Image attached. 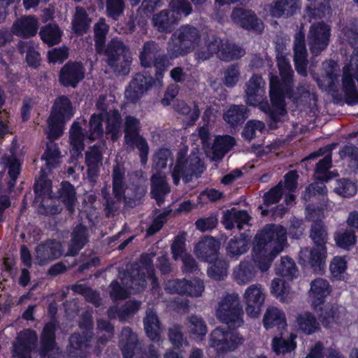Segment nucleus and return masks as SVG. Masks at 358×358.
Here are the masks:
<instances>
[{
  "label": "nucleus",
  "instance_id": "1",
  "mask_svg": "<svg viewBox=\"0 0 358 358\" xmlns=\"http://www.w3.org/2000/svg\"><path fill=\"white\" fill-rule=\"evenodd\" d=\"M252 259L242 261L233 271V278L240 285H244L252 281L257 271L262 272L270 268L273 259L287 245V230L281 225H266L255 237Z\"/></svg>",
  "mask_w": 358,
  "mask_h": 358
},
{
  "label": "nucleus",
  "instance_id": "2",
  "mask_svg": "<svg viewBox=\"0 0 358 358\" xmlns=\"http://www.w3.org/2000/svg\"><path fill=\"white\" fill-rule=\"evenodd\" d=\"M264 82L260 76H253L248 81L246 90L247 103L255 106L260 103V108L266 113L269 112L270 117L274 122L280 121L286 115L282 90L277 76L271 74L270 76V97L272 107L267 103H262L264 93Z\"/></svg>",
  "mask_w": 358,
  "mask_h": 358
},
{
  "label": "nucleus",
  "instance_id": "3",
  "mask_svg": "<svg viewBox=\"0 0 358 358\" xmlns=\"http://www.w3.org/2000/svg\"><path fill=\"white\" fill-rule=\"evenodd\" d=\"M141 265L133 268V274L124 273L121 282L122 287L116 281L111 282L110 295L115 300L124 299L129 294L140 292L145 287V278L151 280L152 287H157L154 275L152 257L149 255H143L141 258Z\"/></svg>",
  "mask_w": 358,
  "mask_h": 358
},
{
  "label": "nucleus",
  "instance_id": "4",
  "mask_svg": "<svg viewBox=\"0 0 358 358\" xmlns=\"http://www.w3.org/2000/svg\"><path fill=\"white\" fill-rule=\"evenodd\" d=\"M199 30L191 25L181 26L171 36L167 52L171 58L185 56L195 49L201 41Z\"/></svg>",
  "mask_w": 358,
  "mask_h": 358
},
{
  "label": "nucleus",
  "instance_id": "5",
  "mask_svg": "<svg viewBox=\"0 0 358 358\" xmlns=\"http://www.w3.org/2000/svg\"><path fill=\"white\" fill-rule=\"evenodd\" d=\"M215 315L229 327H241L244 322L243 311L238 294L227 293L220 297L215 307Z\"/></svg>",
  "mask_w": 358,
  "mask_h": 358
},
{
  "label": "nucleus",
  "instance_id": "6",
  "mask_svg": "<svg viewBox=\"0 0 358 358\" xmlns=\"http://www.w3.org/2000/svg\"><path fill=\"white\" fill-rule=\"evenodd\" d=\"M73 115L71 101L66 96L57 98L47 120L45 133L50 140L58 138L63 134L64 124Z\"/></svg>",
  "mask_w": 358,
  "mask_h": 358
},
{
  "label": "nucleus",
  "instance_id": "7",
  "mask_svg": "<svg viewBox=\"0 0 358 358\" xmlns=\"http://www.w3.org/2000/svg\"><path fill=\"white\" fill-rule=\"evenodd\" d=\"M106 63L111 69L118 74L126 75L130 71L132 55L129 48L117 38H113L105 50Z\"/></svg>",
  "mask_w": 358,
  "mask_h": 358
},
{
  "label": "nucleus",
  "instance_id": "8",
  "mask_svg": "<svg viewBox=\"0 0 358 358\" xmlns=\"http://www.w3.org/2000/svg\"><path fill=\"white\" fill-rule=\"evenodd\" d=\"M187 151L180 150L177 155L176 162L171 171L173 182L176 185L180 182V178L187 182L193 176H196L203 171L204 167L198 155L193 151L186 157Z\"/></svg>",
  "mask_w": 358,
  "mask_h": 358
},
{
  "label": "nucleus",
  "instance_id": "9",
  "mask_svg": "<svg viewBox=\"0 0 358 358\" xmlns=\"http://www.w3.org/2000/svg\"><path fill=\"white\" fill-rule=\"evenodd\" d=\"M191 11V5L187 0H172L169 10H162L153 16V26L160 32H170L181 16H187Z\"/></svg>",
  "mask_w": 358,
  "mask_h": 358
},
{
  "label": "nucleus",
  "instance_id": "10",
  "mask_svg": "<svg viewBox=\"0 0 358 358\" xmlns=\"http://www.w3.org/2000/svg\"><path fill=\"white\" fill-rule=\"evenodd\" d=\"M101 115H94L90 121V134L86 135L78 123L74 122L70 129V143L72 147L71 153L73 156H79L84 149V141L90 142L100 137L103 134Z\"/></svg>",
  "mask_w": 358,
  "mask_h": 358
},
{
  "label": "nucleus",
  "instance_id": "11",
  "mask_svg": "<svg viewBox=\"0 0 358 358\" xmlns=\"http://www.w3.org/2000/svg\"><path fill=\"white\" fill-rule=\"evenodd\" d=\"M141 124L140 120L134 116L127 115L124 124V144L134 150L136 148L139 150L141 161L145 164L148 160L149 146L145 138L140 134Z\"/></svg>",
  "mask_w": 358,
  "mask_h": 358
},
{
  "label": "nucleus",
  "instance_id": "12",
  "mask_svg": "<svg viewBox=\"0 0 358 358\" xmlns=\"http://www.w3.org/2000/svg\"><path fill=\"white\" fill-rule=\"evenodd\" d=\"M243 341L237 331L217 327L210 334V345L217 353L228 352L236 349Z\"/></svg>",
  "mask_w": 358,
  "mask_h": 358
},
{
  "label": "nucleus",
  "instance_id": "13",
  "mask_svg": "<svg viewBox=\"0 0 358 358\" xmlns=\"http://www.w3.org/2000/svg\"><path fill=\"white\" fill-rule=\"evenodd\" d=\"M41 177L36 180L34 191L38 198H42L38 212L45 215H55L59 213L61 208L52 204V182L45 177V172L42 169Z\"/></svg>",
  "mask_w": 358,
  "mask_h": 358
},
{
  "label": "nucleus",
  "instance_id": "14",
  "mask_svg": "<svg viewBox=\"0 0 358 358\" xmlns=\"http://www.w3.org/2000/svg\"><path fill=\"white\" fill-rule=\"evenodd\" d=\"M63 252V245L60 241L48 239L35 248L34 263L40 266H46L62 257Z\"/></svg>",
  "mask_w": 358,
  "mask_h": 358
},
{
  "label": "nucleus",
  "instance_id": "15",
  "mask_svg": "<svg viewBox=\"0 0 358 358\" xmlns=\"http://www.w3.org/2000/svg\"><path fill=\"white\" fill-rule=\"evenodd\" d=\"M245 303V311L248 316L257 317L265 301V292L259 284L250 285L243 295Z\"/></svg>",
  "mask_w": 358,
  "mask_h": 358
},
{
  "label": "nucleus",
  "instance_id": "16",
  "mask_svg": "<svg viewBox=\"0 0 358 358\" xmlns=\"http://www.w3.org/2000/svg\"><path fill=\"white\" fill-rule=\"evenodd\" d=\"M330 29L323 22L313 24L309 30L308 41L311 52L317 56L328 45Z\"/></svg>",
  "mask_w": 358,
  "mask_h": 358
},
{
  "label": "nucleus",
  "instance_id": "17",
  "mask_svg": "<svg viewBox=\"0 0 358 358\" xmlns=\"http://www.w3.org/2000/svg\"><path fill=\"white\" fill-rule=\"evenodd\" d=\"M152 78L150 76L137 73L127 87L124 96L127 103H136L152 86Z\"/></svg>",
  "mask_w": 358,
  "mask_h": 358
},
{
  "label": "nucleus",
  "instance_id": "18",
  "mask_svg": "<svg viewBox=\"0 0 358 358\" xmlns=\"http://www.w3.org/2000/svg\"><path fill=\"white\" fill-rule=\"evenodd\" d=\"M325 328H334L345 321V310L336 304L320 305L319 310H314Z\"/></svg>",
  "mask_w": 358,
  "mask_h": 358
},
{
  "label": "nucleus",
  "instance_id": "19",
  "mask_svg": "<svg viewBox=\"0 0 358 358\" xmlns=\"http://www.w3.org/2000/svg\"><path fill=\"white\" fill-rule=\"evenodd\" d=\"M38 337L30 329L21 331L13 345V357L15 358H31L30 353L36 348Z\"/></svg>",
  "mask_w": 358,
  "mask_h": 358
},
{
  "label": "nucleus",
  "instance_id": "20",
  "mask_svg": "<svg viewBox=\"0 0 358 358\" xmlns=\"http://www.w3.org/2000/svg\"><path fill=\"white\" fill-rule=\"evenodd\" d=\"M159 51L160 48L156 43L153 41L145 43L140 53V60L142 66L150 67L155 65L157 69H159L161 66L164 68L167 67L169 62L164 55L159 54Z\"/></svg>",
  "mask_w": 358,
  "mask_h": 358
},
{
  "label": "nucleus",
  "instance_id": "21",
  "mask_svg": "<svg viewBox=\"0 0 358 358\" xmlns=\"http://www.w3.org/2000/svg\"><path fill=\"white\" fill-rule=\"evenodd\" d=\"M331 292V286L329 281L322 278H317L311 281L308 295L313 310H319L323 305L325 298Z\"/></svg>",
  "mask_w": 358,
  "mask_h": 358
},
{
  "label": "nucleus",
  "instance_id": "22",
  "mask_svg": "<svg viewBox=\"0 0 358 358\" xmlns=\"http://www.w3.org/2000/svg\"><path fill=\"white\" fill-rule=\"evenodd\" d=\"M85 69L78 62H68L60 71L59 80L65 86L75 87L84 78Z\"/></svg>",
  "mask_w": 358,
  "mask_h": 358
},
{
  "label": "nucleus",
  "instance_id": "23",
  "mask_svg": "<svg viewBox=\"0 0 358 358\" xmlns=\"http://www.w3.org/2000/svg\"><path fill=\"white\" fill-rule=\"evenodd\" d=\"M222 45V39L213 35L208 36L204 40L203 45L199 43L193 50L194 52V58L198 62H203L210 59L214 55L217 56V52L220 46Z\"/></svg>",
  "mask_w": 358,
  "mask_h": 358
},
{
  "label": "nucleus",
  "instance_id": "24",
  "mask_svg": "<svg viewBox=\"0 0 358 358\" xmlns=\"http://www.w3.org/2000/svg\"><path fill=\"white\" fill-rule=\"evenodd\" d=\"M233 21L247 29H252L256 31H262L263 24L252 10L236 8L231 13Z\"/></svg>",
  "mask_w": 358,
  "mask_h": 358
},
{
  "label": "nucleus",
  "instance_id": "25",
  "mask_svg": "<svg viewBox=\"0 0 358 358\" xmlns=\"http://www.w3.org/2000/svg\"><path fill=\"white\" fill-rule=\"evenodd\" d=\"M294 64L297 73L303 76H307L308 64L307 50L305 45V35L299 31L295 35L294 40Z\"/></svg>",
  "mask_w": 358,
  "mask_h": 358
},
{
  "label": "nucleus",
  "instance_id": "26",
  "mask_svg": "<svg viewBox=\"0 0 358 358\" xmlns=\"http://www.w3.org/2000/svg\"><path fill=\"white\" fill-rule=\"evenodd\" d=\"M124 169L119 165H116L113 168V190L115 197L117 200H120L122 198H129L136 199L140 198L144 193L145 190L143 188H138L139 192L134 195H130L129 192H126L124 184Z\"/></svg>",
  "mask_w": 358,
  "mask_h": 358
},
{
  "label": "nucleus",
  "instance_id": "27",
  "mask_svg": "<svg viewBox=\"0 0 358 358\" xmlns=\"http://www.w3.org/2000/svg\"><path fill=\"white\" fill-rule=\"evenodd\" d=\"M38 22L34 16H25L16 20L12 27V33L17 36L29 38L36 34Z\"/></svg>",
  "mask_w": 358,
  "mask_h": 358
},
{
  "label": "nucleus",
  "instance_id": "28",
  "mask_svg": "<svg viewBox=\"0 0 358 358\" xmlns=\"http://www.w3.org/2000/svg\"><path fill=\"white\" fill-rule=\"evenodd\" d=\"M219 249L218 241L213 237H206L196 244L194 252L199 259L212 262L217 257Z\"/></svg>",
  "mask_w": 358,
  "mask_h": 358
},
{
  "label": "nucleus",
  "instance_id": "29",
  "mask_svg": "<svg viewBox=\"0 0 358 358\" xmlns=\"http://www.w3.org/2000/svg\"><path fill=\"white\" fill-rule=\"evenodd\" d=\"M327 257L326 246L315 245L311 250L303 249L299 252V259L303 264H309L313 268L321 269Z\"/></svg>",
  "mask_w": 358,
  "mask_h": 358
},
{
  "label": "nucleus",
  "instance_id": "30",
  "mask_svg": "<svg viewBox=\"0 0 358 358\" xmlns=\"http://www.w3.org/2000/svg\"><path fill=\"white\" fill-rule=\"evenodd\" d=\"M138 344L136 334L130 327H124L119 336V345L124 358H132Z\"/></svg>",
  "mask_w": 358,
  "mask_h": 358
},
{
  "label": "nucleus",
  "instance_id": "31",
  "mask_svg": "<svg viewBox=\"0 0 358 358\" xmlns=\"http://www.w3.org/2000/svg\"><path fill=\"white\" fill-rule=\"evenodd\" d=\"M264 326L266 329L276 327L279 330L285 329L287 327L286 317L284 312L276 307H268L264 315Z\"/></svg>",
  "mask_w": 358,
  "mask_h": 358
},
{
  "label": "nucleus",
  "instance_id": "32",
  "mask_svg": "<svg viewBox=\"0 0 358 358\" xmlns=\"http://www.w3.org/2000/svg\"><path fill=\"white\" fill-rule=\"evenodd\" d=\"M299 8V0H275L270 5L269 11L272 16L280 17L292 15Z\"/></svg>",
  "mask_w": 358,
  "mask_h": 358
},
{
  "label": "nucleus",
  "instance_id": "33",
  "mask_svg": "<svg viewBox=\"0 0 358 358\" xmlns=\"http://www.w3.org/2000/svg\"><path fill=\"white\" fill-rule=\"evenodd\" d=\"M249 220L250 216L246 211L231 209L224 212L222 223L228 229L236 227L238 229L241 230L243 225L247 224Z\"/></svg>",
  "mask_w": 358,
  "mask_h": 358
},
{
  "label": "nucleus",
  "instance_id": "34",
  "mask_svg": "<svg viewBox=\"0 0 358 358\" xmlns=\"http://www.w3.org/2000/svg\"><path fill=\"white\" fill-rule=\"evenodd\" d=\"M141 304L138 301H128L120 308L117 307L109 308L108 315L110 319L117 317L121 321H127L138 311Z\"/></svg>",
  "mask_w": 358,
  "mask_h": 358
},
{
  "label": "nucleus",
  "instance_id": "35",
  "mask_svg": "<svg viewBox=\"0 0 358 358\" xmlns=\"http://www.w3.org/2000/svg\"><path fill=\"white\" fill-rule=\"evenodd\" d=\"M88 241L87 229L80 224L72 232L67 255L76 256Z\"/></svg>",
  "mask_w": 358,
  "mask_h": 358
},
{
  "label": "nucleus",
  "instance_id": "36",
  "mask_svg": "<svg viewBox=\"0 0 358 358\" xmlns=\"http://www.w3.org/2000/svg\"><path fill=\"white\" fill-rule=\"evenodd\" d=\"M296 322L299 329L308 335L313 334L320 329L316 317L310 312L299 314L296 317Z\"/></svg>",
  "mask_w": 358,
  "mask_h": 358
},
{
  "label": "nucleus",
  "instance_id": "37",
  "mask_svg": "<svg viewBox=\"0 0 358 358\" xmlns=\"http://www.w3.org/2000/svg\"><path fill=\"white\" fill-rule=\"evenodd\" d=\"M170 189L166 182L165 176L155 174L151 178V194L158 205H160L164 197L169 192Z\"/></svg>",
  "mask_w": 358,
  "mask_h": 358
},
{
  "label": "nucleus",
  "instance_id": "38",
  "mask_svg": "<svg viewBox=\"0 0 358 358\" xmlns=\"http://www.w3.org/2000/svg\"><path fill=\"white\" fill-rule=\"evenodd\" d=\"M324 71V83L318 82V85L322 88L332 89L338 80L340 73L338 64L332 60L325 62L322 64Z\"/></svg>",
  "mask_w": 358,
  "mask_h": 358
},
{
  "label": "nucleus",
  "instance_id": "39",
  "mask_svg": "<svg viewBox=\"0 0 358 358\" xmlns=\"http://www.w3.org/2000/svg\"><path fill=\"white\" fill-rule=\"evenodd\" d=\"M219 48L217 57L224 61L238 59L245 55V53L242 48L230 43L227 41L222 40V45Z\"/></svg>",
  "mask_w": 358,
  "mask_h": 358
},
{
  "label": "nucleus",
  "instance_id": "40",
  "mask_svg": "<svg viewBox=\"0 0 358 358\" xmlns=\"http://www.w3.org/2000/svg\"><path fill=\"white\" fill-rule=\"evenodd\" d=\"M235 145V139L229 136H218L213 145V160H219Z\"/></svg>",
  "mask_w": 358,
  "mask_h": 358
},
{
  "label": "nucleus",
  "instance_id": "41",
  "mask_svg": "<svg viewBox=\"0 0 358 358\" xmlns=\"http://www.w3.org/2000/svg\"><path fill=\"white\" fill-rule=\"evenodd\" d=\"M91 338V336H80V334H73L69 339V352L73 357H84L85 351L88 345L87 343L90 341Z\"/></svg>",
  "mask_w": 358,
  "mask_h": 358
},
{
  "label": "nucleus",
  "instance_id": "42",
  "mask_svg": "<svg viewBox=\"0 0 358 358\" xmlns=\"http://www.w3.org/2000/svg\"><path fill=\"white\" fill-rule=\"evenodd\" d=\"M144 327L148 336L152 341H158L161 328L156 313L152 310H148L144 318Z\"/></svg>",
  "mask_w": 358,
  "mask_h": 358
},
{
  "label": "nucleus",
  "instance_id": "43",
  "mask_svg": "<svg viewBox=\"0 0 358 358\" xmlns=\"http://www.w3.org/2000/svg\"><path fill=\"white\" fill-rule=\"evenodd\" d=\"M121 116L118 110H110L106 114V132L111 136L112 140H117L120 136Z\"/></svg>",
  "mask_w": 358,
  "mask_h": 358
},
{
  "label": "nucleus",
  "instance_id": "44",
  "mask_svg": "<svg viewBox=\"0 0 358 358\" xmlns=\"http://www.w3.org/2000/svg\"><path fill=\"white\" fill-rule=\"evenodd\" d=\"M296 336L294 334H290L287 338L282 337V334L280 333V336H275L272 341V348L276 354H285L290 352L294 350L296 344L294 341Z\"/></svg>",
  "mask_w": 358,
  "mask_h": 358
},
{
  "label": "nucleus",
  "instance_id": "45",
  "mask_svg": "<svg viewBox=\"0 0 358 358\" xmlns=\"http://www.w3.org/2000/svg\"><path fill=\"white\" fill-rule=\"evenodd\" d=\"M175 110L184 116V120L188 125L192 124L197 120L200 110L197 106L193 104L191 107L182 101H178L174 105Z\"/></svg>",
  "mask_w": 358,
  "mask_h": 358
},
{
  "label": "nucleus",
  "instance_id": "46",
  "mask_svg": "<svg viewBox=\"0 0 358 358\" xmlns=\"http://www.w3.org/2000/svg\"><path fill=\"white\" fill-rule=\"evenodd\" d=\"M58 197L67 207L70 213L74 210V206L76 203V191L74 187L68 182H63L59 190Z\"/></svg>",
  "mask_w": 358,
  "mask_h": 358
},
{
  "label": "nucleus",
  "instance_id": "47",
  "mask_svg": "<svg viewBox=\"0 0 358 358\" xmlns=\"http://www.w3.org/2000/svg\"><path fill=\"white\" fill-rule=\"evenodd\" d=\"M39 34L44 43L54 45L60 42L62 31L56 24H49L41 28Z\"/></svg>",
  "mask_w": 358,
  "mask_h": 358
},
{
  "label": "nucleus",
  "instance_id": "48",
  "mask_svg": "<svg viewBox=\"0 0 358 358\" xmlns=\"http://www.w3.org/2000/svg\"><path fill=\"white\" fill-rule=\"evenodd\" d=\"M276 273L289 280H292L298 276V269L295 262L289 257H283L280 263L276 266Z\"/></svg>",
  "mask_w": 358,
  "mask_h": 358
},
{
  "label": "nucleus",
  "instance_id": "49",
  "mask_svg": "<svg viewBox=\"0 0 358 358\" xmlns=\"http://www.w3.org/2000/svg\"><path fill=\"white\" fill-rule=\"evenodd\" d=\"M187 327L189 333L195 338L202 339L207 333V326L202 317L197 315H192L188 317Z\"/></svg>",
  "mask_w": 358,
  "mask_h": 358
},
{
  "label": "nucleus",
  "instance_id": "50",
  "mask_svg": "<svg viewBox=\"0 0 358 358\" xmlns=\"http://www.w3.org/2000/svg\"><path fill=\"white\" fill-rule=\"evenodd\" d=\"M271 291L282 302H287L292 296L289 285L281 279L272 280Z\"/></svg>",
  "mask_w": 358,
  "mask_h": 358
},
{
  "label": "nucleus",
  "instance_id": "51",
  "mask_svg": "<svg viewBox=\"0 0 358 358\" xmlns=\"http://www.w3.org/2000/svg\"><path fill=\"white\" fill-rule=\"evenodd\" d=\"M61 153L57 144L50 142L47 144V148L42 156V159L45 162V166L48 169L55 168L60 163Z\"/></svg>",
  "mask_w": 358,
  "mask_h": 358
},
{
  "label": "nucleus",
  "instance_id": "52",
  "mask_svg": "<svg viewBox=\"0 0 358 358\" xmlns=\"http://www.w3.org/2000/svg\"><path fill=\"white\" fill-rule=\"evenodd\" d=\"M91 20L88 17L85 9L80 7L76 8L74 18L72 22L73 29L75 32L82 34L88 29Z\"/></svg>",
  "mask_w": 358,
  "mask_h": 358
},
{
  "label": "nucleus",
  "instance_id": "53",
  "mask_svg": "<svg viewBox=\"0 0 358 358\" xmlns=\"http://www.w3.org/2000/svg\"><path fill=\"white\" fill-rule=\"evenodd\" d=\"M334 192L343 197H350L356 194L357 187L356 183L347 178L336 180Z\"/></svg>",
  "mask_w": 358,
  "mask_h": 358
},
{
  "label": "nucleus",
  "instance_id": "54",
  "mask_svg": "<svg viewBox=\"0 0 358 358\" xmlns=\"http://www.w3.org/2000/svg\"><path fill=\"white\" fill-rule=\"evenodd\" d=\"M246 117V109L244 106H232L223 116L224 120L232 126L243 122Z\"/></svg>",
  "mask_w": 358,
  "mask_h": 358
},
{
  "label": "nucleus",
  "instance_id": "55",
  "mask_svg": "<svg viewBox=\"0 0 358 358\" xmlns=\"http://www.w3.org/2000/svg\"><path fill=\"white\" fill-rule=\"evenodd\" d=\"M248 248L244 238H231L227 245V252L231 257L238 258L247 252Z\"/></svg>",
  "mask_w": 358,
  "mask_h": 358
},
{
  "label": "nucleus",
  "instance_id": "56",
  "mask_svg": "<svg viewBox=\"0 0 358 358\" xmlns=\"http://www.w3.org/2000/svg\"><path fill=\"white\" fill-rule=\"evenodd\" d=\"M215 262L208 269V275L215 280H220L227 274L228 263L222 259L217 257L214 259Z\"/></svg>",
  "mask_w": 358,
  "mask_h": 358
},
{
  "label": "nucleus",
  "instance_id": "57",
  "mask_svg": "<svg viewBox=\"0 0 358 358\" xmlns=\"http://www.w3.org/2000/svg\"><path fill=\"white\" fill-rule=\"evenodd\" d=\"M109 27L104 19L101 18L94 24L95 43L97 52H100L105 43L106 36L108 31Z\"/></svg>",
  "mask_w": 358,
  "mask_h": 358
},
{
  "label": "nucleus",
  "instance_id": "58",
  "mask_svg": "<svg viewBox=\"0 0 358 358\" xmlns=\"http://www.w3.org/2000/svg\"><path fill=\"white\" fill-rule=\"evenodd\" d=\"M278 66L283 82L288 85L292 81L294 71L287 58L282 55L277 57Z\"/></svg>",
  "mask_w": 358,
  "mask_h": 358
},
{
  "label": "nucleus",
  "instance_id": "59",
  "mask_svg": "<svg viewBox=\"0 0 358 358\" xmlns=\"http://www.w3.org/2000/svg\"><path fill=\"white\" fill-rule=\"evenodd\" d=\"M19 51L23 54L27 52V62L32 66H37L41 59L40 54L31 45L30 43L20 41L18 44Z\"/></svg>",
  "mask_w": 358,
  "mask_h": 358
},
{
  "label": "nucleus",
  "instance_id": "60",
  "mask_svg": "<svg viewBox=\"0 0 358 358\" xmlns=\"http://www.w3.org/2000/svg\"><path fill=\"white\" fill-rule=\"evenodd\" d=\"M101 148L97 145H94L86 152L85 160L90 171L96 170L101 162Z\"/></svg>",
  "mask_w": 358,
  "mask_h": 358
},
{
  "label": "nucleus",
  "instance_id": "61",
  "mask_svg": "<svg viewBox=\"0 0 358 358\" xmlns=\"http://www.w3.org/2000/svg\"><path fill=\"white\" fill-rule=\"evenodd\" d=\"M264 129V124L259 120H249L245 125L242 131V136L246 140L250 141L255 138L257 134L262 133Z\"/></svg>",
  "mask_w": 358,
  "mask_h": 358
},
{
  "label": "nucleus",
  "instance_id": "62",
  "mask_svg": "<svg viewBox=\"0 0 358 358\" xmlns=\"http://www.w3.org/2000/svg\"><path fill=\"white\" fill-rule=\"evenodd\" d=\"M1 164L5 167H8V173L13 180L11 185H13L20 173V163L12 153L11 155H5L1 159Z\"/></svg>",
  "mask_w": 358,
  "mask_h": 358
},
{
  "label": "nucleus",
  "instance_id": "63",
  "mask_svg": "<svg viewBox=\"0 0 358 358\" xmlns=\"http://www.w3.org/2000/svg\"><path fill=\"white\" fill-rule=\"evenodd\" d=\"M310 236L315 245L325 246L327 241V234L321 222H315L312 225Z\"/></svg>",
  "mask_w": 358,
  "mask_h": 358
},
{
  "label": "nucleus",
  "instance_id": "64",
  "mask_svg": "<svg viewBox=\"0 0 358 358\" xmlns=\"http://www.w3.org/2000/svg\"><path fill=\"white\" fill-rule=\"evenodd\" d=\"M240 76L238 66L234 64L230 65L223 71V83L227 87H233L238 83Z\"/></svg>",
  "mask_w": 358,
  "mask_h": 358
}]
</instances>
